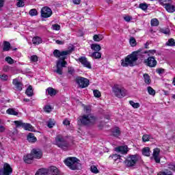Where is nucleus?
Here are the masks:
<instances>
[{"mask_svg": "<svg viewBox=\"0 0 175 175\" xmlns=\"http://www.w3.org/2000/svg\"><path fill=\"white\" fill-rule=\"evenodd\" d=\"M29 14L31 16H38V10H36V9H31L30 10Z\"/></svg>", "mask_w": 175, "mask_h": 175, "instance_id": "nucleus-44", "label": "nucleus"}, {"mask_svg": "<svg viewBox=\"0 0 175 175\" xmlns=\"http://www.w3.org/2000/svg\"><path fill=\"white\" fill-rule=\"evenodd\" d=\"M147 90L149 95H152V96H154L156 94L155 90H153L150 86L148 87Z\"/></svg>", "mask_w": 175, "mask_h": 175, "instance_id": "nucleus-40", "label": "nucleus"}, {"mask_svg": "<svg viewBox=\"0 0 175 175\" xmlns=\"http://www.w3.org/2000/svg\"><path fill=\"white\" fill-rule=\"evenodd\" d=\"M5 129L3 126H0V132H5Z\"/></svg>", "mask_w": 175, "mask_h": 175, "instance_id": "nucleus-63", "label": "nucleus"}, {"mask_svg": "<svg viewBox=\"0 0 175 175\" xmlns=\"http://www.w3.org/2000/svg\"><path fill=\"white\" fill-rule=\"evenodd\" d=\"M145 64L147 65V66H149V68H155L157 66V64L158 62L155 59V57H149L146 59L144 60Z\"/></svg>", "mask_w": 175, "mask_h": 175, "instance_id": "nucleus-14", "label": "nucleus"}, {"mask_svg": "<svg viewBox=\"0 0 175 175\" xmlns=\"http://www.w3.org/2000/svg\"><path fill=\"white\" fill-rule=\"evenodd\" d=\"M1 80H4V81H6L8 79H9V77H8L7 75L3 74V75L1 76Z\"/></svg>", "mask_w": 175, "mask_h": 175, "instance_id": "nucleus-57", "label": "nucleus"}, {"mask_svg": "<svg viewBox=\"0 0 175 175\" xmlns=\"http://www.w3.org/2000/svg\"><path fill=\"white\" fill-rule=\"evenodd\" d=\"M144 78L146 84H150L151 83V79H150V75H148V74H144Z\"/></svg>", "mask_w": 175, "mask_h": 175, "instance_id": "nucleus-36", "label": "nucleus"}, {"mask_svg": "<svg viewBox=\"0 0 175 175\" xmlns=\"http://www.w3.org/2000/svg\"><path fill=\"white\" fill-rule=\"evenodd\" d=\"M73 3L75 5H80V2H81V0H72Z\"/></svg>", "mask_w": 175, "mask_h": 175, "instance_id": "nucleus-59", "label": "nucleus"}, {"mask_svg": "<svg viewBox=\"0 0 175 175\" xmlns=\"http://www.w3.org/2000/svg\"><path fill=\"white\" fill-rule=\"evenodd\" d=\"M78 62H80L83 66L85 68H88V69H91L92 68L91 66V63L88 61L87 57L83 56L81 57H79L78 59H76Z\"/></svg>", "mask_w": 175, "mask_h": 175, "instance_id": "nucleus-13", "label": "nucleus"}, {"mask_svg": "<svg viewBox=\"0 0 175 175\" xmlns=\"http://www.w3.org/2000/svg\"><path fill=\"white\" fill-rule=\"evenodd\" d=\"M148 52L142 51V49L138 51H133L131 54L127 55L124 59H122L120 61L122 66L124 68H128V66H135L137 59H144L146 58L145 54H147Z\"/></svg>", "mask_w": 175, "mask_h": 175, "instance_id": "nucleus-1", "label": "nucleus"}, {"mask_svg": "<svg viewBox=\"0 0 175 175\" xmlns=\"http://www.w3.org/2000/svg\"><path fill=\"white\" fill-rule=\"evenodd\" d=\"M85 111L86 114L79 118L81 124L86 126L94 125L96 122V118L91 115V106H85Z\"/></svg>", "mask_w": 175, "mask_h": 175, "instance_id": "nucleus-3", "label": "nucleus"}, {"mask_svg": "<svg viewBox=\"0 0 175 175\" xmlns=\"http://www.w3.org/2000/svg\"><path fill=\"white\" fill-rule=\"evenodd\" d=\"M161 149L157 148L153 150L152 156L150 157L152 161H154L156 163H161V157H159V153Z\"/></svg>", "mask_w": 175, "mask_h": 175, "instance_id": "nucleus-12", "label": "nucleus"}, {"mask_svg": "<svg viewBox=\"0 0 175 175\" xmlns=\"http://www.w3.org/2000/svg\"><path fill=\"white\" fill-rule=\"evenodd\" d=\"M76 83L80 88H87L90 85V80L81 77H77L76 78Z\"/></svg>", "mask_w": 175, "mask_h": 175, "instance_id": "nucleus-9", "label": "nucleus"}, {"mask_svg": "<svg viewBox=\"0 0 175 175\" xmlns=\"http://www.w3.org/2000/svg\"><path fill=\"white\" fill-rule=\"evenodd\" d=\"M142 155H144V157H150V155H151V151L150 150V148H144L142 149Z\"/></svg>", "mask_w": 175, "mask_h": 175, "instance_id": "nucleus-24", "label": "nucleus"}, {"mask_svg": "<svg viewBox=\"0 0 175 175\" xmlns=\"http://www.w3.org/2000/svg\"><path fill=\"white\" fill-rule=\"evenodd\" d=\"M150 139H151V135H144L142 137V140L144 142H148L150 140Z\"/></svg>", "mask_w": 175, "mask_h": 175, "instance_id": "nucleus-45", "label": "nucleus"}, {"mask_svg": "<svg viewBox=\"0 0 175 175\" xmlns=\"http://www.w3.org/2000/svg\"><path fill=\"white\" fill-rule=\"evenodd\" d=\"M5 59V62H8V64H9L10 65H12V64H14V62H16V61H14V59H13L10 56L6 57Z\"/></svg>", "mask_w": 175, "mask_h": 175, "instance_id": "nucleus-38", "label": "nucleus"}, {"mask_svg": "<svg viewBox=\"0 0 175 175\" xmlns=\"http://www.w3.org/2000/svg\"><path fill=\"white\" fill-rule=\"evenodd\" d=\"M36 175H46V171L44 170H39Z\"/></svg>", "mask_w": 175, "mask_h": 175, "instance_id": "nucleus-50", "label": "nucleus"}, {"mask_svg": "<svg viewBox=\"0 0 175 175\" xmlns=\"http://www.w3.org/2000/svg\"><path fill=\"white\" fill-rule=\"evenodd\" d=\"M164 8L167 10V12H168V13H173L174 12H175L174 5H172L171 3L165 5Z\"/></svg>", "mask_w": 175, "mask_h": 175, "instance_id": "nucleus-21", "label": "nucleus"}, {"mask_svg": "<svg viewBox=\"0 0 175 175\" xmlns=\"http://www.w3.org/2000/svg\"><path fill=\"white\" fill-rule=\"evenodd\" d=\"M147 52H148L147 54L148 57H150V55H154V54L157 53V51L155 49H152V50H149Z\"/></svg>", "mask_w": 175, "mask_h": 175, "instance_id": "nucleus-51", "label": "nucleus"}, {"mask_svg": "<svg viewBox=\"0 0 175 175\" xmlns=\"http://www.w3.org/2000/svg\"><path fill=\"white\" fill-rule=\"evenodd\" d=\"M157 175H173V173H172L171 171L161 172H159Z\"/></svg>", "mask_w": 175, "mask_h": 175, "instance_id": "nucleus-49", "label": "nucleus"}, {"mask_svg": "<svg viewBox=\"0 0 175 175\" xmlns=\"http://www.w3.org/2000/svg\"><path fill=\"white\" fill-rule=\"evenodd\" d=\"M165 46H175L174 39L173 38L169 39L168 41L165 43Z\"/></svg>", "mask_w": 175, "mask_h": 175, "instance_id": "nucleus-39", "label": "nucleus"}, {"mask_svg": "<svg viewBox=\"0 0 175 175\" xmlns=\"http://www.w3.org/2000/svg\"><path fill=\"white\" fill-rule=\"evenodd\" d=\"M44 111H46V113H50V111H51V106L50 105L45 106Z\"/></svg>", "mask_w": 175, "mask_h": 175, "instance_id": "nucleus-55", "label": "nucleus"}, {"mask_svg": "<svg viewBox=\"0 0 175 175\" xmlns=\"http://www.w3.org/2000/svg\"><path fill=\"white\" fill-rule=\"evenodd\" d=\"M7 114H10V116H18V112L15 111L14 109L10 108L6 111Z\"/></svg>", "mask_w": 175, "mask_h": 175, "instance_id": "nucleus-26", "label": "nucleus"}, {"mask_svg": "<svg viewBox=\"0 0 175 175\" xmlns=\"http://www.w3.org/2000/svg\"><path fill=\"white\" fill-rule=\"evenodd\" d=\"M27 140L30 143H35V142H36L37 139L36 138L33 133H29L28 135H27Z\"/></svg>", "mask_w": 175, "mask_h": 175, "instance_id": "nucleus-25", "label": "nucleus"}, {"mask_svg": "<svg viewBox=\"0 0 175 175\" xmlns=\"http://www.w3.org/2000/svg\"><path fill=\"white\" fill-rule=\"evenodd\" d=\"M18 2L16 3V6L18 8H23L25 5V3H24V0H16Z\"/></svg>", "mask_w": 175, "mask_h": 175, "instance_id": "nucleus-41", "label": "nucleus"}, {"mask_svg": "<svg viewBox=\"0 0 175 175\" xmlns=\"http://www.w3.org/2000/svg\"><path fill=\"white\" fill-rule=\"evenodd\" d=\"M90 170L92 173H94L95 174H97V173H99V170H98V167L95 165H92L90 167Z\"/></svg>", "mask_w": 175, "mask_h": 175, "instance_id": "nucleus-42", "label": "nucleus"}, {"mask_svg": "<svg viewBox=\"0 0 175 175\" xmlns=\"http://www.w3.org/2000/svg\"><path fill=\"white\" fill-rule=\"evenodd\" d=\"M132 18H133L132 16H130L124 17V20H125L127 23H129V21H131V20H132Z\"/></svg>", "mask_w": 175, "mask_h": 175, "instance_id": "nucleus-58", "label": "nucleus"}, {"mask_svg": "<svg viewBox=\"0 0 175 175\" xmlns=\"http://www.w3.org/2000/svg\"><path fill=\"white\" fill-rule=\"evenodd\" d=\"M4 3H5V0H0V10L1 8H3Z\"/></svg>", "mask_w": 175, "mask_h": 175, "instance_id": "nucleus-62", "label": "nucleus"}, {"mask_svg": "<svg viewBox=\"0 0 175 175\" xmlns=\"http://www.w3.org/2000/svg\"><path fill=\"white\" fill-rule=\"evenodd\" d=\"M23 161L25 163H32V161H33V156L32 154H28L23 157Z\"/></svg>", "mask_w": 175, "mask_h": 175, "instance_id": "nucleus-19", "label": "nucleus"}, {"mask_svg": "<svg viewBox=\"0 0 175 175\" xmlns=\"http://www.w3.org/2000/svg\"><path fill=\"white\" fill-rule=\"evenodd\" d=\"M49 171L52 175H64L61 173V171L57 168V167L52 166L49 168Z\"/></svg>", "mask_w": 175, "mask_h": 175, "instance_id": "nucleus-18", "label": "nucleus"}, {"mask_svg": "<svg viewBox=\"0 0 175 175\" xmlns=\"http://www.w3.org/2000/svg\"><path fill=\"white\" fill-rule=\"evenodd\" d=\"M159 32H160V33H164V35H170V29L168 28L159 29Z\"/></svg>", "mask_w": 175, "mask_h": 175, "instance_id": "nucleus-33", "label": "nucleus"}, {"mask_svg": "<svg viewBox=\"0 0 175 175\" xmlns=\"http://www.w3.org/2000/svg\"><path fill=\"white\" fill-rule=\"evenodd\" d=\"M157 73H158L159 75H162V73H163L165 72V70L163 68H158L156 70Z\"/></svg>", "mask_w": 175, "mask_h": 175, "instance_id": "nucleus-56", "label": "nucleus"}, {"mask_svg": "<svg viewBox=\"0 0 175 175\" xmlns=\"http://www.w3.org/2000/svg\"><path fill=\"white\" fill-rule=\"evenodd\" d=\"M14 124H15L16 128L22 127L25 131H30L31 132H33V131H35V129L31 124L24 123L23 120H15Z\"/></svg>", "mask_w": 175, "mask_h": 175, "instance_id": "nucleus-8", "label": "nucleus"}, {"mask_svg": "<svg viewBox=\"0 0 175 175\" xmlns=\"http://www.w3.org/2000/svg\"><path fill=\"white\" fill-rule=\"evenodd\" d=\"M150 25L151 27H158L159 25V21L157 18H152L150 21Z\"/></svg>", "mask_w": 175, "mask_h": 175, "instance_id": "nucleus-34", "label": "nucleus"}, {"mask_svg": "<svg viewBox=\"0 0 175 175\" xmlns=\"http://www.w3.org/2000/svg\"><path fill=\"white\" fill-rule=\"evenodd\" d=\"M64 125H70V122L68 120H64L63 122Z\"/></svg>", "mask_w": 175, "mask_h": 175, "instance_id": "nucleus-60", "label": "nucleus"}, {"mask_svg": "<svg viewBox=\"0 0 175 175\" xmlns=\"http://www.w3.org/2000/svg\"><path fill=\"white\" fill-rule=\"evenodd\" d=\"M139 160V155H129L124 161V164L127 167H133L136 165V163Z\"/></svg>", "mask_w": 175, "mask_h": 175, "instance_id": "nucleus-7", "label": "nucleus"}, {"mask_svg": "<svg viewBox=\"0 0 175 175\" xmlns=\"http://www.w3.org/2000/svg\"><path fill=\"white\" fill-rule=\"evenodd\" d=\"M25 94L27 95V96H32L33 95V90L31 85L27 88Z\"/></svg>", "mask_w": 175, "mask_h": 175, "instance_id": "nucleus-30", "label": "nucleus"}, {"mask_svg": "<svg viewBox=\"0 0 175 175\" xmlns=\"http://www.w3.org/2000/svg\"><path fill=\"white\" fill-rule=\"evenodd\" d=\"M53 14V10H51V8L49 7H44L41 10V16L43 17V18H49V17H51Z\"/></svg>", "mask_w": 175, "mask_h": 175, "instance_id": "nucleus-11", "label": "nucleus"}, {"mask_svg": "<svg viewBox=\"0 0 175 175\" xmlns=\"http://www.w3.org/2000/svg\"><path fill=\"white\" fill-rule=\"evenodd\" d=\"M91 49L94 51L98 52V51H100L101 48H100V45H99L98 44H92Z\"/></svg>", "mask_w": 175, "mask_h": 175, "instance_id": "nucleus-28", "label": "nucleus"}, {"mask_svg": "<svg viewBox=\"0 0 175 175\" xmlns=\"http://www.w3.org/2000/svg\"><path fill=\"white\" fill-rule=\"evenodd\" d=\"M159 3L161 4L163 6H166V5H169V3H172L171 0H159Z\"/></svg>", "mask_w": 175, "mask_h": 175, "instance_id": "nucleus-37", "label": "nucleus"}, {"mask_svg": "<svg viewBox=\"0 0 175 175\" xmlns=\"http://www.w3.org/2000/svg\"><path fill=\"white\" fill-rule=\"evenodd\" d=\"M115 151L116 152H120V154H128V146H122L115 148Z\"/></svg>", "mask_w": 175, "mask_h": 175, "instance_id": "nucleus-17", "label": "nucleus"}, {"mask_svg": "<svg viewBox=\"0 0 175 175\" xmlns=\"http://www.w3.org/2000/svg\"><path fill=\"white\" fill-rule=\"evenodd\" d=\"M31 155L33 156V158H35L36 159H40L43 156V152H42L40 149H33L31 151Z\"/></svg>", "mask_w": 175, "mask_h": 175, "instance_id": "nucleus-15", "label": "nucleus"}, {"mask_svg": "<svg viewBox=\"0 0 175 175\" xmlns=\"http://www.w3.org/2000/svg\"><path fill=\"white\" fill-rule=\"evenodd\" d=\"M150 45V44L148 42H146L145 44H144V47L145 49H148V46Z\"/></svg>", "mask_w": 175, "mask_h": 175, "instance_id": "nucleus-64", "label": "nucleus"}, {"mask_svg": "<svg viewBox=\"0 0 175 175\" xmlns=\"http://www.w3.org/2000/svg\"><path fill=\"white\" fill-rule=\"evenodd\" d=\"M55 42L57 43V44H64L65 43V41H61L59 40H57Z\"/></svg>", "mask_w": 175, "mask_h": 175, "instance_id": "nucleus-61", "label": "nucleus"}, {"mask_svg": "<svg viewBox=\"0 0 175 175\" xmlns=\"http://www.w3.org/2000/svg\"><path fill=\"white\" fill-rule=\"evenodd\" d=\"M111 133L112 136H114V137H118L121 135V131L120 130V128L116 127L112 129Z\"/></svg>", "mask_w": 175, "mask_h": 175, "instance_id": "nucleus-22", "label": "nucleus"}, {"mask_svg": "<svg viewBox=\"0 0 175 175\" xmlns=\"http://www.w3.org/2000/svg\"><path fill=\"white\" fill-rule=\"evenodd\" d=\"M112 91L117 98H124L126 95V90L122 85L115 84L112 88Z\"/></svg>", "mask_w": 175, "mask_h": 175, "instance_id": "nucleus-6", "label": "nucleus"}, {"mask_svg": "<svg viewBox=\"0 0 175 175\" xmlns=\"http://www.w3.org/2000/svg\"><path fill=\"white\" fill-rule=\"evenodd\" d=\"M109 159H113L115 162H121V156L120 154H112L109 156Z\"/></svg>", "mask_w": 175, "mask_h": 175, "instance_id": "nucleus-23", "label": "nucleus"}, {"mask_svg": "<svg viewBox=\"0 0 175 175\" xmlns=\"http://www.w3.org/2000/svg\"><path fill=\"white\" fill-rule=\"evenodd\" d=\"M129 104L131 106H132V107H133V109H139V107H140V104L139 103H135L132 100H130Z\"/></svg>", "mask_w": 175, "mask_h": 175, "instance_id": "nucleus-35", "label": "nucleus"}, {"mask_svg": "<svg viewBox=\"0 0 175 175\" xmlns=\"http://www.w3.org/2000/svg\"><path fill=\"white\" fill-rule=\"evenodd\" d=\"M70 53V51H60L58 49H55L53 51L54 57L56 58H59V60L56 63L57 69L54 71L55 73H57V75H62L64 68H65V66L68 64L66 61H65V59L67 58L66 55H69Z\"/></svg>", "mask_w": 175, "mask_h": 175, "instance_id": "nucleus-2", "label": "nucleus"}, {"mask_svg": "<svg viewBox=\"0 0 175 175\" xmlns=\"http://www.w3.org/2000/svg\"><path fill=\"white\" fill-rule=\"evenodd\" d=\"M12 84L14 85L16 91L23 90V83L18 81V79H14L12 81Z\"/></svg>", "mask_w": 175, "mask_h": 175, "instance_id": "nucleus-16", "label": "nucleus"}, {"mask_svg": "<svg viewBox=\"0 0 175 175\" xmlns=\"http://www.w3.org/2000/svg\"><path fill=\"white\" fill-rule=\"evenodd\" d=\"M66 166L71 170H77L81 166L80 160L76 157H68L64 160Z\"/></svg>", "mask_w": 175, "mask_h": 175, "instance_id": "nucleus-4", "label": "nucleus"}, {"mask_svg": "<svg viewBox=\"0 0 175 175\" xmlns=\"http://www.w3.org/2000/svg\"><path fill=\"white\" fill-rule=\"evenodd\" d=\"M54 125H55V122L51 120H49L48 122V124L47 126H49V128H53V126H54Z\"/></svg>", "mask_w": 175, "mask_h": 175, "instance_id": "nucleus-53", "label": "nucleus"}, {"mask_svg": "<svg viewBox=\"0 0 175 175\" xmlns=\"http://www.w3.org/2000/svg\"><path fill=\"white\" fill-rule=\"evenodd\" d=\"M90 57H92V58H95L96 59H99V58L102 57V53L99 52H94Z\"/></svg>", "mask_w": 175, "mask_h": 175, "instance_id": "nucleus-31", "label": "nucleus"}, {"mask_svg": "<svg viewBox=\"0 0 175 175\" xmlns=\"http://www.w3.org/2000/svg\"><path fill=\"white\" fill-rule=\"evenodd\" d=\"M167 167H168V169H170V170H173L174 172L175 170V165L173 163L168 164Z\"/></svg>", "mask_w": 175, "mask_h": 175, "instance_id": "nucleus-52", "label": "nucleus"}, {"mask_svg": "<svg viewBox=\"0 0 175 175\" xmlns=\"http://www.w3.org/2000/svg\"><path fill=\"white\" fill-rule=\"evenodd\" d=\"M52 29H53V31H59V29H61V26L58 24L53 25Z\"/></svg>", "mask_w": 175, "mask_h": 175, "instance_id": "nucleus-47", "label": "nucleus"}, {"mask_svg": "<svg viewBox=\"0 0 175 175\" xmlns=\"http://www.w3.org/2000/svg\"><path fill=\"white\" fill-rule=\"evenodd\" d=\"M46 93L48 94V95H50V96H55L57 94V90L53 88H48L46 90Z\"/></svg>", "mask_w": 175, "mask_h": 175, "instance_id": "nucleus-20", "label": "nucleus"}, {"mask_svg": "<svg viewBox=\"0 0 175 175\" xmlns=\"http://www.w3.org/2000/svg\"><path fill=\"white\" fill-rule=\"evenodd\" d=\"M93 94L95 98H100V92H99V90H94Z\"/></svg>", "mask_w": 175, "mask_h": 175, "instance_id": "nucleus-48", "label": "nucleus"}, {"mask_svg": "<svg viewBox=\"0 0 175 175\" xmlns=\"http://www.w3.org/2000/svg\"><path fill=\"white\" fill-rule=\"evenodd\" d=\"M93 40H94V42H100V40H103V35L95 34L93 36Z\"/></svg>", "mask_w": 175, "mask_h": 175, "instance_id": "nucleus-29", "label": "nucleus"}, {"mask_svg": "<svg viewBox=\"0 0 175 175\" xmlns=\"http://www.w3.org/2000/svg\"><path fill=\"white\" fill-rule=\"evenodd\" d=\"M33 44H40L42 43V38L40 37H34L32 39Z\"/></svg>", "mask_w": 175, "mask_h": 175, "instance_id": "nucleus-32", "label": "nucleus"}, {"mask_svg": "<svg viewBox=\"0 0 175 175\" xmlns=\"http://www.w3.org/2000/svg\"><path fill=\"white\" fill-rule=\"evenodd\" d=\"M139 8V9H142V10H147L148 5H147L146 3H140Z\"/></svg>", "mask_w": 175, "mask_h": 175, "instance_id": "nucleus-46", "label": "nucleus"}, {"mask_svg": "<svg viewBox=\"0 0 175 175\" xmlns=\"http://www.w3.org/2000/svg\"><path fill=\"white\" fill-rule=\"evenodd\" d=\"M30 60L32 62H37L38 61V57L36 55H32L30 57Z\"/></svg>", "mask_w": 175, "mask_h": 175, "instance_id": "nucleus-54", "label": "nucleus"}, {"mask_svg": "<svg viewBox=\"0 0 175 175\" xmlns=\"http://www.w3.org/2000/svg\"><path fill=\"white\" fill-rule=\"evenodd\" d=\"M55 146H57L59 148H62V150H69V147H70L69 142H68V141L65 139V137L61 135H59L55 137Z\"/></svg>", "mask_w": 175, "mask_h": 175, "instance_id": "nucleus-5", "label": "nucleus"}, {"mask_svg": "<svg viewBox=\"0 0 175 175\" xmlns=\"http://www.w3.org/2000/svg\"><path fill=\"white\" fill-rule=\"evenodd\" d=\"M9 50H10V42L4 41L3 51H9Z\"/></svg>", "mask_w": 175, "mask_h": 175, "instance_id": "nucleus-27", "label": "nucleus"}, {"mask_svg": "<svg viewBox=\"0 0 175 175\" xmlns=\"http://www.w3.org/2000/svg\"><path fill=\"white\" fill-rule=\"evenodd\" d=\"M129 43L132 47H135L137 44L135 38H130Z\"/></svg>", "mask_w": 175, "mask_h": 175, "instance_id": "nucleus-43", "label": "nucleus"}, {"mask_svg": "<svg viewBox=\"0 0 175 175\" xmlns=\"http://www.w3.org/2000/svg\"><path fill=\"white\" fill-rule=\"evenodd\" d=\"M13 173V169L8 163H5L3 168H0V175H10Z\"/></svg>", "mask_w": 175, "mask_h": 175, "instance_id": "nucleus-10", "label": "nucleus"}]
</instances>
